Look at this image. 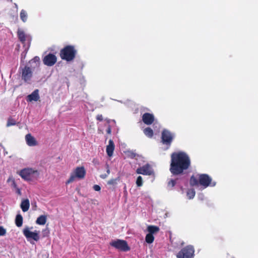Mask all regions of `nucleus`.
I'll list each match as a JSON object with an SVG mask.
<instances>
[{
    "label": "nucleus",
    "instance_id": "nucleus-1",
    "mask_svg": "<svg viewBox=\"0 0 258 258\" xmlns=\"http://www.w3.org/2000/svg\"><path fill=\"white\" fill-rule=\"evenodd\" d=\"M190 164L188 156L184 152L173 153L171 155L170 170L174 175L181 173L187 169Z\"/></svg>",
    "mask_w": 258,
    "mask_h": 258
},
{
    "label": "nucleus",
    "instance_id": "nucleus-2",
    "mask_svg": "<svg viewBox=\"0 0 258 258\" xmlns=\"http://www.w3.org/2000/svg\"><path fill=\"white\" fill-rule=\"evenodd\" d=\"M18 174L24 180L32 181L36 180L39 175V171L32 168H25L18 172Z\"/></svg>",
    "mask_w": 258,
    "mask_h": 258
},
{
    "label": "nucleus",
    "instance_id": "nucleus-3",
    "mask_svg": "<svg viewBox=\"0 0 258 258\" xmlns=\"http://www.w3.org/2000/svg\"><path fill=\"white\" fill-rule=\"evenodd\" d=\"M76 50L73 46L68 45L61 50L60 56L62 59L72 61L75 57Z\"/></svg>",
    "mask_w": 258,
    "mask_h": 258
},
{
    "label": "nucleus",
    "instance_id": "nucleus-4",
    "mask_svg": "<svg viewBox=\"0 0 258 258\" xmlns=\"http://www.w3.org/2000/svg\"><path fill=\"white\" fill-rule=\"evenodd\" d=\"M86 175V170L84 167H77L76 168L73 172L71 174V176L68 181L66 182V184L74 181L76 179H83Z\"/></svg>",
    "mask_w": 258,
    "mask_h": 258
},
{
    "label": "nucleus",
    "instance_id": "nucleus-5",
    "mask_svg": "<svg viewBox=\"0 0 258 258\" xmlns=\"http://www.w3.org/2000/svg\"><path fill=\"white\" fill-rule=\"evenodd\" d=\"M195 250L192 245L182 248L177 254V258H193Z\"/></svg>",
    "mask_w": 258,
    "mask_h": 258
},
{
    "label": "nucleus",
    "instance_id": "nucleus-6",
    "mask_svg": "<svg viewBox=\"0 0 258 258\" xmlns=\"http://www.w3.org/2000/svg\"><path fill=\"white\" fill-rule=\"evenodd\" d=\"M33 227H26L23 230L24 235L26 237L28 241L33 239L36 241H38L40 239L39 231L35 230L32 232L30 229H32Z\"/></svg>",
    "mask_w": 258,
    "mask_h": 258
},
{
    "label": "nucleus",
    "instance_id": "nucleus-7",
    "mask_svg": "<svg viewBox=\"0 0 258 258\" xmlns=\"http://www.w3.org/2000/svg\"><path fill=\"white\" fill-rule=\"evenodd\" d=\"M199 184L202 185L204 188L209 186H214L216 185V182L212 181V178L208 175L206 174L199 175Z\"/></svg>",
    "mask_w": 258,
    "mask_h": 258
},
{
    "label": "nucleus",
    "instance_id": "nucleus-8",
    "mask_svg": "<svg viewBox=\"0 0 258 258\" xmlns=\"http://www.w3.org/2000/svg\"><path fill=\"white\" fill-rule=\"evenodd\" d=\"M110 245L120 251H126L130 250L127 242L123 240H112L110 242Z\"/></svg>",
    "mask_w": 258,
    "mask_h": 258
},
{
    "label": "nucleus",
    "instance_id": "nucleus-9",
    "mask_svg": "<svg viewBox=\"0 0 258 258\" xmlns=\"http://www.w3.org/2000/svg\"><path fill=\"white\" fill-rule=\"evenodd\" d=\"M136 173L144 175H151L153 174L154 171L151 166L147 163L138 168L136 170Z\"/></svg>",
    "mask_w": 258,
    "mask_h": 258
},
{
    "label": "nucleus",
    "instance_id": "nucleus-10",
    "mask_svg": "<svg viewBox=\"0 0 258 258\" xmlns=\"http://www.w3.org/2000/svg\"><path fill=\"white\" fill-rule=\"evenodd\" d=\"M174 137L173 134L164 129L162 133V141L163 144L170 145Z\"/></svg>",
    "mask_w": 258,
    "mask_h": 258
},
{
    "label": "nucleus",
    "instance_id": "nucleus-11",
    "mask_svg": "<svg viewBox=\"0 0 258 258\" xmlns=\"http://www.w3.org/2000/svg\"><path fill=\"white\" fill-rule=\"evenodd\" d=\"M17 34L19 39L22 43L23 44L27 43L29 46L31 40L30 36L29 35L26 34L24 31L21 29H18Z\"/></svg>",
    "mask_w": 258,
    "mask_h": 258
},
{
    "label": "nucleus",
    "instance_id": "nucleus-12",
    "mask_svg": "<svg viewBox=\"0 0 258 258\" xmlns=\"http://www.w3.org/2000/svg\"><path fill=\"white\" fill-rule=\"evenodd\" d=\"M57 58L56 56L51 53H49L44 57L43 61L44 64L47 66H52L56 62Z\"/></svg>",
    "mask_w": 258,
    "mask_h": 258
},
{
    "label": "nucleus",
    "instance_id": "nucleus-13",
    "mask_svg": "<svg viewBox=\"0 0 258 258\" xmlns=\"http://www.w3.org/2000/svg\"><path fill=\"white\" fill-rule=\"evenodd\" d=\"M32 76V72L29 67H25L22 70V79L26 82L29 83Z\"/></svg>",
    "mask_w": 258,
    "mask_h": 258
},
{
    "label": "nucleus",
    "instance_id": "nucleus-14",
    "mask_svg": "<svg viewBox=\"0 0 258 258\" xmlns=\"http://www.w3.org/2000/svg\"><path fill=\"white\" fill-rule=\"evenodd\" d=\"M143 121L147 125L151 124L154 121V116L153 114L145 113L142 116Z\"/></svg>",
    "mask_w": 258,
    "mask_h": 258
},
{
    "label": "nucleus",
    "instance_id": "nucleus-15",
    "mask_svg": "<svg viewBox=\"0 0 258 258\" xmlns=\"http://www.w3.org/2000/svg\"><path fill=\"white\" fill-rule=\"evenodd\" d=\"M25 141L27 145L30 147H33L38 145L36 139L30 134H27L25 136Z\"/></svg>",
    "mask_w": 258,
    "mask_h": 258
},
{
    "label": "nucleus",
    "instance_id": "nucleus-16",
    "mask_svg": "<svg viewBox=\"0 0 258 258\" xmlns=\"http://www.w3.org/2000/svg\"><path fill=\"white\" fill-rule=\"evenodd\" d=\"M114 148L115 145L113 141L110 140L108 142V145L106 147V153L109 157H111L113 155Z\"/></svg>",
    "mask_w": 258,
    "mask_h": 258
},
{
    "label": "nucleus",
    "instance_id": "nucleus-17",
    "mask_svg": "<svg viewBox=\"0 0 258 258\" xmlns=\"http://www.w3.org/2000/svg\"><path fill=\"white\" fill-rule=\"evenodd\" d=\"M39 98L38 90H35L31 94L27 96V100L29 102L37 101Z\"/></svg>",
    "mask_w": 258,
    "mask_h": 258
},
{
    "label": "nucleus",
    "instance_id": "nucleus-18",
    "mask_svg": "<svg viewBox=\"0 0 258 258\" xmlns=\"http://www.w3.org/2000/svg\"><path fill=\"white\" fill-rule=\"evenodd\" d=\"M29 207L30 203L28 199H26L22 201L21 208L24 212H27L29 210Z\"/></svg>",
    "mask_w": 258,
    "mask_h": 258
},
{
    "label": "nucleus",
    "instance_id": "nucleus-19",
    "mask_svg": "<svg viewBox=\"0 0 258 258\" xmlns=\"http://www.w3.org/2000/svg\"><path fill=\"white\" fill-rule=\"evenodd\" d=\"M147 230L148 233L153 235V234L159 232V228L156 226L149 225L148 226Z\"/></svg>",
    "mask_w": 258,
    "mask_h": 258
},
{
    "label": "nucleus",
    "instance_id": "nucleus-20",
    "mask_svg": "<svg viewBox=\"0 0 258 258\" xmlns=\"http://www.w3.org/2000/svg\"><path fill=\"white\" fill-rule=\"evenodd\" d=\"M46 216L45 215H41L38 217L36 221V223L38 225H43L46 222Z\"/></svg>",
    "mask_w": 258,
    "mask_h": 258
},
{
    "label": "nucleus",
    "instance_id": "nucleus-21",
    "mask_svg": "<svg viewBox=\"0 0 258 258\" xmlns=\"http://www.w3.org/2000/svg\"><path fill=\"white\" fill-rule=\"evenodd\" d=\"M105 120L106 121V125L107 126V129L106 130V132L107 134H110L111 133V125L115 124V122L114 120H110L107 119H106Z\"/></svg>",
    "mask_w": 258,
    "mask_h": 258
},
{
    "label": "nucleus",
    "instance_id": "nucleus-22",
    "mask_svg": "<svg viewBox=\"0 0 258 258\" xmlns=\"http://www.w3.org/2000/svg\"><path fill=\"white\" fill-rule=\"evenodd\" d=\"M20 17L23 22H26L28 18V14L27 12L24 10H22L20 12Z\"/></svg>",
    "mask_w": 258,
    "mask_h": 258
},
{
    "label": "nucleus",
    "instance_id": "nucleus-23",
    "mask_svg": "<svg viewBox=\"0 0 258 258\" xmlns=\"http://www.w3.org/2000/svg\"><path fill=\"white\" fill-rule=\"evenodd\" d=\"M15 223L17 227H21L23 224V217L22 216L18 214L16 216L15 219Z\"/></svg>",
    "mask_w": 258,
    "mask_h": 258
},
{
    "label": "nucleus",
    "instance_id": "nucleus-24",
    "mask_svg": "<svg viewBox=\"0 0 258 258\" xmlns=\"http://www.w3.org/2000/svg\"><path fill=\"white\" fill-rule=\"evenodd\" d=\"M143 132L146 136L149 138L152 137L153 135V130L150 127H147L145 128Z\"/></svg>",
    "mask_w": 258,
    "mask_h": 258
},
{
    "label": "nucleus",
    "instance_id": "nucleus-25",
    "mask_svg": "<svg viewBox=\"0 0 258 258\" xmlns=\"http://www.w3.org/2000/svg\"><path fill=\"white\" fill-rule=\"evenodd\" d=\"M7 182L10 183L11 187L14 189L16 188L17 185L16 183L15 179L13 178L12 176H10L9 178L7 180Z\"/></svg>",
    "mask_w": 258,
    "mask_h": 258
},
{
    "label": "nucleus",
    "instance_id": "nucleus-26",
    "mask_svg": "<svg viewBox=\"0 0 258 258\" xmlns=\"http://www.w3.org/2000/svg\"><path fill=\"white\" fill-rule=\"evenodd\" d=\"M154 237L153 235L148 233L145 237V241L147 243L151 244L153 242Z\"/></svg>",
    "mask_w": 258,
    "mask_h": 258
},
{
    "label": "nucleus",
    "instance_id": "nucleus-27",
    "mask_svg": "<svg viewBox=\"0 0 258 258\" xmlns=\"http://www.w3.org/2000/svg\"><path fill=\"white\" fill-rule=\"evenodd\" d=\"M196 192L194 189H190L187 191L186 195L189 199H193L195 196Z\"/></svg>",
    "mask_w": 258,
    "mask_h": 258
},
{
    "label": "nucleus",
    "instance_id": "nucleus-28",
    "mask_svg": "<svg viewBox=\"0 0 258 258\" xmlns=\"http://www.w3.org/2000/svg\"><path fill=\"white\" fill-rule=\"evenodd\" d=\"M31 64L34 63L35 65L34 67H37L39 64L40 62V58L38 56H35L33 59H32L30 62Z\"/></svg>",
    "mask_w": 258,
    "mask_h": 258
},
{
    "label": "nucleus",
    "instance_id": "nucleus-29",
    "mask_svg": "<svg viewBox=\"0 0 258 258\" xmlns=\"http://www.w3.org/2000/svg\"><path fill=\"white\" fill-rule=\"evenodd\" d=\"M119 181V178L111 179L108 180L107 182V184L109 185H115L117 184V182Z\"/></svg>",
    "mask_w": 258,
    "mask_h": 258
},
{
    "label": "nucleus",
    "instance_id": "nucleus-30",
    "mask_svg": "<svg viewBox=\"0 0 258 258\" xmlns=\"http://www.w3.org/2000/svg\"><path fill=\"white\" fill-rule=\"evenodd\" d=\"M190 183L192 185H197L199 184V181H198L196 178L192 176L190 178Z\"/></svg>",
    "mask_w": 258,
    "mask_h": 258
},
{
    "label": "nucleus",
    "instance_id": "nucleus-31",
    "mask_svg": "<svg viewBox=\"0 0 258 258\" xmlns=\"http://www.w3.org/2000/svg\"><path fill=\"white\" fill-rule=\"evenodd\" d=\"M136 184L138 186H141L143 185V179L142 176H139L136 180Z\"/></svg>",
    "mask_w": 258,
    "mask_h": 258
},
{
    "label": "nucleus",
    "instance_id": "nucleus-32",
    "mask_svg": "<svg viewBox=\"0 0 258 258\" xmlns=\"http://www.w3.org/2000/svg\"><path fill=\"white\" fill-rule=\"evenodd\" d=\"M16 124V121L12 118H9L7 121V126H10Z\"/></svg>",
    "mask_w": 258,
    "mask_h": 258
},
{
    "label": "nucleus",
    "instance_id": "nucleus-33",
    "mask_svg": "<svg viewBox=\"0 0 258 258\" xmlns=\"http://www.w3.org/2000/svg\"><path fill=\"white\" fill-rule=\"evenodd\" d=\"M176 183V180L171 179L168 183V187L169 188H172Z\"/></svg>",
    "mask_w": 258,
    "mask_h": 258
},
{
    "label": "nucleus",
    "instance_id": "nucleus-34",
    "mask_svg": "<svg viewBox=\"0 0 258 258\" xmlns=\"http://www.w3.org/2000/svg\"><path fill=\"white\" fill-rule=\"evenodd\" d=\"M6 234V229L3 226H0V236H5Z\"/></svg>",
    "mask_w": 258,
    "mask_h": 258
},
{
    "label": "nucleus",
    "instance_id": "nucleus-35",
    "mask_svg": "<svg viewBox=\"0 0 258 258\" xmlns=\"http://www.w3.org/2000/svg\"><path fill=\"white\" fill-rule=\"evenodd\" d=\"M154 126H155V132H159V128H160V124H159L157 122H155L154 123Z\"/></svg>",
    "mask_w": 258,
    "mask_h": 258
},
{
    "label": "nucleus",
    "instance_id": "nucleus-36",
    "mask_svg": "<svg viewBox=\"0 0 258 258\" xmlns=\"http://www.w3.org/2000/svg\"><path fill=\"white\" fill-rule=\"evenodd\" d=\"M14 189L15 190V192L19 195H21V189L17 186L16 188H14Z\"/></svg>",
    "mask_w": 258,
    "mask_h": 258
},
{
    "label": "nucleus",
    "instance_id": "nucleus-37",
    "mask_svg": "<svg viewBox=\"0 0 258 258\" xmlns=\"http://www.w3.org/2000/svg\"><path fill=\"white\" fill-rule=\"evenodd\" d=\"M93 189L95 191H100L101 189V187L99 185L96 184L93 186Z\"/></svg>",
    "mask_w": 258,
    "mask_h": 258
},
{
    "label": "nucleus",
    "instance_id": "nucleus-38",
    "mask_svg": "<svg viewBox=\"0 0 258 258\" xmlns=\"http://www.w3.org/2000/svg\"><path fill=\"white\" fill-rule=\"evenodd\" d=\"M96 118H97V120H98L99 121H102L103 120L102 115L101 114H98Z\"/></svg>",
    "mask_w": 258,
    "mask_h": 258
},
{
    "label": "nucleus",
    "instance_id": "nucleus-39",
    "mask_svg": "<svg viewBox=\"0 0 258 258\" xmlns=\"http://www.w3.org/2000/svg\"><path fill=\"white\" fill-rule=\"evenodd\" d=\"M106 168H107V175H108V174H109L110 173V169H109V166L108 165H106Z\"/></svg>",
    "mask_w": 258,
    "mask_h": 258
},
{
    "label": "nucleus",
    "instance_id": "nucleus-40",
    "mask_svg": "<svg viewBox=\"0 0 258 258\" xmlns=\"http://www.w3.org/2000/svg\"><path fill=\"white\" fill-rule=\"evenodd\" d=\"M108 175L107 174H101L100 177L102 179H105Z\"/></svg>",
    "mask_w": 258,
    "mask_h": 258
},
{
    "label": "nucleus",
    "instance_id": "nucleus-41",
    "mask_svg": "<svg viewBox=\"0 0 258 258\" xmlns=\"http://www.w3.org/2000/svg\"><path fill=\"white\" fill-rule=\"evenodd\" d=\"M198 197L201 200H203L204 199V195L203 194L199 195L198 196Z\"/></svg>",
    "mask_w": 258,
    "mask_h": 258
},
{
    "label": "nucleus",
    "instance_id": "nucleus-42",
    "mask_svg": "<svg viewBox=\"0 0 258 258\" xmlns=\"http://www.w3.org/2000/svg\"><path fill=\"white\" fill-rule=\"evenodd\" d=\"M25 55H26V53H25V54H24V55H23L24 58H25Z\"/></svg>",
    "mask_w": 258,
    "mask_h": 258
}]
</instances>
